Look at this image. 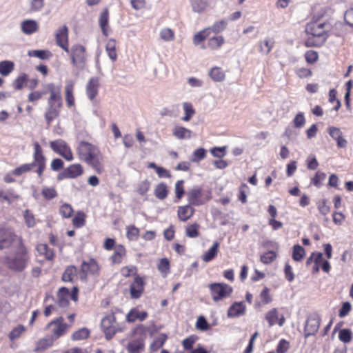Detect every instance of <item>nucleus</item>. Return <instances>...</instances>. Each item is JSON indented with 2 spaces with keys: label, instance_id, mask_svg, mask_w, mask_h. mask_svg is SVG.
<instances>
[{
  "label": "nucleus",
  "instance_id": "15",
  "mask_svg": "<svg viewBox=\"0 0 353 353\" xmlns=\"http://www.w3.org/2000/svg\"><path fill=\"white\" fill-rule=\"evenodd\" d=\"M77 292L78 288L77 287L73 288L72 294H70L68 288L65 287L60 288L57 294L59 305L62 307H66L69 303L70 297L76 301L77 300Z\"/></svg>",
  "mask_w": 353,
  "mask_h": 353
},
{
  "label": "nucleus",
  "instance_id": "45",
  "mask_svg": "<svg viewBox=\"0 0 353 353\" xmlns=\"http://www.w3.org/2000/svg\"><path fill=\"white\" fill-rule=\"evenodd\" d=\"M77 150L80 159L88 163V143L86 141L80 142Z\"/></svg>",
  "mask_w": 353,
  "mask_h": 353
},
{
  "label": "nucleus",
  "instance_id": "60",
  "mask_svg": "<svg viewBox=\"0 0 353 353\" xmlns=\"http://www.w3.org/2000/svg\"><path fill=\"white\" fill-rule=\"evenodd\" d=\"M304 57L308 64H314L319 59V54L315 50H310L305 52Z\"/></svg>",
  "mask_w": 353,
  "mask_h": 353
},
{
  "label": "nucleus",
  "instance_id": "59",
  "mask_svg": "<svg viewBox=\"0 0 353 353\" xmlns=\"http://www.w3.org/2000/svg\"><path fill=\"white\" fill-rule=\"evenodd\" d=\"M88 337V329L86 327H82L77 331H75L72 334V339L73 341H80L83 339H85Z\"/></svg>",
  "mask_w": 353,
  "mask_h": 353
},
{
  "label": "nucleus",
  "instance_id": "26",
  "mask_svg": "<svg viewBox=\"0 0 353 353\" xmlns=\"http://www.w3.org/2000/svg\"><path fill=\"white\" fill-rule=\"evenodd\" d=\"M225 43L224 37L222 35H217L210 37L206 45H203L202 48H209L212 50H216L220 48Z\"/></svg>",
  "mask_w": 353,
  "mask_h": 353
},
{
  "label": "nucleus",
  "instance_id": "9",
  "mask_svg": "<svg viewBox=\"0 0 353 353\" xmlns=\"http://www.w3.org/2000/svg\"><path fill=\"white\" fill-rule=\"evenodd\" d=\"M321 321L320 315L316 312L310 314L307 316L304 327V336L305 338L314 335L318 332Z\"/></svg>",
  "mask_w": 353,
  "mask_h": 353
},
{
  "label": "nucleus",
  "instance_id": "8",
  "mask_svg": "<svg viewBox=\"0 0 353 353\" xmlns=\"http://www.w3.org/2000/svg\"><path fill=\"white\" fill-rule=\"evenodd\" d=\"M145 285V277L137 276L129 285L130 298L132 299H139L143 294Z\"/></svg>",
  "mask_w": 353,
  "mask_h": 353
},
{
  "label": "nucleus",
  "instance_id": "10",
  "mask_svg": "<svg viewBox=\"0 0 353 353\" xmlns=\"http://www.w3.org/2000/svg\"><path fill=\"white\" fill-rule=\"evenodd\" d=\"M47 327L51 330V336L57 340L66 332L70 325L65 323L63 318L60 316L49 323Z\"/></svg>",
  "mask_w": 353,
  "mask_h": 353
},
{
  "label": "nucleus",
  "instance_id": "58",
  "mask_svg": "<svg viewBox=\"0 0 353 353\" xmlns=\"http://www.w3.org/2000/svg\"><path fill=\"white\" fill-rule=\"evenodd\" d=\"M326 174L321 171H317L314 177L311 180V183L316 188H320L322 185L323 181L325 179Z\"/></svg>",
  "mask_w": 353,
  "mask_h": 353
},
{
  "label": "nucleus",
  "instance_id": "43",
  "mask_svg": "<svg viewBox=\"0 0 353 353\" xmlns=\"http://www.w3.org/2000/svg\"><path fill=\"white\" fill-rule=\"evenodd\" d=\"M158 270L163 277H166L170 271V263L167 258H163L157 265Z\"/></svg>",
  "mask_w": 353,
  "mask_h": 353
},
{
  "label": "nucleus",
  "instance_id": "29",
  "mask_svg": "<svg viewBox=\"0 0 353 353\" xmlns=\"http://www.w3.org/2000/svg\"><path fill=\"white\" fill-rule=\"evenodd\" d=\"M213 0H190V5L194 12H204L210 7L211 1Z\"/></svg>",
  "mask_w": 353,
  "mask_h": 353
},
{
  "label": "nucleus",
  "instance_id": "40",
  "mask_svg": "<svg viewBox=\"0 0 353 353\" xmlns=\"http://www.w3.org/2000/svg\"><path fill=\"white\" fill-rule=\"evenodd\" d=\"M209 75L215 82L223 81L225 78V72L220 67L212 68L209 72Z\"/></svg>",
  "mask_w": 353,
  "mask_h": 353
},
{
  "label": "nucleus",
  "instance_id": "63",
  "mask_svg": "<svg viewBox=\"0 0 353 353\" xmlns=\"http://www.w3.org/2000/svg\"><path fill=\"white\" fill-rule=\"evenodd\" d=\"M339 339L341 341L347 343L352 341V334L349 329H342L339 331Z\"/></svg>",
  "mask_w": 353,
  "mask_h": 353
},
{
  "label": "nucleus",
  "instance_id": "56",
  "mask_svg": "<svg viewBox=\"0 0 353 353\" xmlns=\"http://www.w3.org/2000/svg\"><path fill=\"white\" fill-rule=\"evenodd\" d=\"M277 257V254L274 251H268L263 253L261 257L260 261L263 264H270L273 262Z\"/></svg>",
  "mask_w": 353,
  "mask_h": 353
},
{
  "label": "nucleus",
  "instance_id": "61",
  "mask_svg": "<svg viewBox=\"0 0 353 353\" xmlns=\"http://www.w3.org/2000/svg\"><path fill=\"white\" fill-rule=\"evenodd\" d=\"M100 85L99 79H90V99H93L97 94V89Z\"/></svg>",
  "mask_w": 353,
  "mask_h": 353
},
{
  "label": "nucleus",
  "instance_id": "54",
  "mask_svg": "<svg viewBox=\"0 0 353 353\" xmlns=\"http://www.w3.org/2000/svg\"><path fill=\"white\" fill-rule=\"evenodd\" d=\"M296 75L300 79H307L312 76V70L309 68L300 67L295 69Z\"/></svg>",
  "mask_w": 353,
  "mask_h": 353
},
{
  "label": "nucleus",
  "instance_id": "19",
  "mask_svg": "<svg viewBox=\"0 0 353 353\" xmlns=\"http://www.w3.org/2000/svg\"><path fill=\"white\" fill-rule=\"evenodd\" d=\"M329 135L336 141L339 148H345L347 145V141L344 138L341 129L334 126L327 128Z\"/></svg>",
  "mask_w": 353,
  "mask_h": 353
},
{
  "label": "nucleus",
  "instance_id": "41",
  "mask_svg": "<svg viewBox=\"0 0 353 353\" xmlns=\"http://www.w3.org/2000/svg\"><path fill=\"white\" fill-rule=\"evenodd\" d=\"M200 225L197 223L189 224L185 228V235L189 238H196L200 235Z\"/></svg>",
  "mask_w": 353,
  "mask_h": 353
},
{
  "label": "nucleus",
  "instance_id": "2",
  "mask_svg": "<svg viewBox=\"0 0 353 353\" xmlns=\"http://www.w3.org/2000/svg\"><path fill=\"white\" fill-rule=\"evenodd\" d=\"M15 256H6V262L9 268L17 270H22L26 265L28 260L27 251L23 243L16 247L14 250Z\"/></svg>",
  "mask_w": 353,
  "mask_h": 353
},
{
  "label": "nucleus",
  "instance_id": "44",
  "mask_svg": "<svg viewBox=\"0 0 353 353\" xmlns=\"http://www.w3.org/2000/svg\"><path fill=\"white\" fill-rule=\"evenodd\" d=\"M210 34V28H205L198 32L193 37V43L195 46L199 45Z\"/></svg>",
  "mask_w": 353,
  "mask_h": 353
},
{
  "label": "nucleus",
  "instance_id": "6",
  "mask_svg": "<svg viewBox=\"0 0 353 353\" xmlns=\"http://www.w3.org/2000/svg\"><path fill=\"white\" fill-rule=\"evenodd\" d=\"M88 272V263L85 261H83L79 275L77 274V270L75 266L70 265L66 268L63 275L62 280L64 282H72L74 277L79 276L81 280L85 281L87 279Z\"/></svg>",
  "mask_w": 353,
  "mask_h": 353
},
{
  "label": "nucleus",
  "instance_id": "20",
  "mask_svg": "<svg viewBox=\"0 0 353 353\" xmlns=\"http://www.w3.org/2000/svg\"><path fill=\"white\" fill-rule=\"evenodd\" d=\"M127 250L123 245H117L113 254L110 257V261L112 265L121 264L123 259L126 257Z\"/></svg>",
  "mask_w": 353,
  "mask_h": 353
},
{
  "label": "nucleus",
  "instance_id": "11",
  "mask_svg": "<svg viewBox=\"0 0 353 353\" xmlns=\"http://www.w3.org/2000/svg\"><path fill=\"white\" fill-rule=\"evenodd\" d=\"M71 57L73 65L77 69H83L85 65V48L79 45L73 46Z\"/></svg>",
  "mask_w": 353,
  "mask_h": 353
},
{
  "label": "nucleus",
  "instance_id": "5",
  "mask_svg": "<svg viewBox=\"0 0 353 353\" xmlns=\"http://www.w3.org/2000/svg\"><path fill=\"white\" fill-rule=\"evenodd\" d=\"M189 203L194 206L202 205L212 198L211 192H205L201 187H194L187 194Z\"/></svg>",
  "mask_w": 353,
  "mask_h": 353
},
{
  "label": "nucleus",
  "instance_id": "7",
  "mask_svg": "<svg viewBox=\"0 0 353 353\" xmlns=\"http://www.w3.org/2000/svg\"><path fill=\"white\" fill-rule=\"evenodd\" d=\"M115 323L116 317L113 313L106 315L101 320V330L107 340L112 339L117 332H122L121 328L114 325Z\"/></svg>",
  "mask_w": 353,
  "mask_h": 353
},
{
  "label": "nucleus",
  "instance_id": "12",
  "mask_svg": "<svg viewBox=\"0 0 353 353\" xmlns=\"http://www.w3.org/2000/svg\"><path fill=\"white\" fill-rule=\"evenodd\" d=\"M52 150L59 155L62 156L67 161H71L73 159L70 147L63 140L59 139L52 141L50 143Z\"/></svg>",
  "mask_w": 353,
  "mask_h": 353
},
{
  "label": "nucleus",
  "instance_id": "50",
  "mask_svg": "<svg viewBox=\"0 0 353 353\" xmlns=\"http://www.w3.org/2000/svg\"><path fill=\"white\" fill-rule=\"evenodd\" d=\"M140 231L134 225H129L126 228V236L130 241H137L139 236Z\"/></svg>",
  "mask_w": 353,
  "mask_h": 353
},
{
  "label": "nucleus",
  "instance_id": "32",
  "mask_svg": "<svg viewBox=\"0 0 353 353\" xmlns=\"http://www.w3.org/2000/svg\"><path fill=\"white\" fill-rule=\"evenodd\" d=\"M219 246L220 243L215 241L208 251L203 254L202 260L206 263L212 261L218 254Z\"/></svg>",
  "mask_w": 353,
  "mask_h": 353
},
{
  "label": "nucleus",
  "instance_id": "17",
  "mask_svg": "<svg viewBox=\"0 0 353 353\" xmlns=\"http://www.w3.org/2000/svg\"><path fill=\"white\" fill-rule=\"evenodd\" d=\"M57 44L69 53L68 49V29L66 26H63L58 28L56 32Z\"/></svg>",
  "mask_w": 353,
  "mask_h": 353
},
{
  "label": "nucleus",
  "instance_id": "35",
  "mask_svg": "<svg viewBox=\"0 0 353 353\" xmlns=\"http://www.w3.org/2000/svg\"><path fill=\"white\" fill-rule=\"evenodd\" d=\"M119 273L124 278H129L131 276H133L134 278L137 276H139V274H138L137 267L133 265L123 266L121 268Z\"/></svg>",
  "mask_w": 353,
  "mask_h": 353
},
{
  "label": "nucleus",
  "instance_id": "49",
  "mask_svg": "<svg viewBox=\"0 0 353 353\" xmlns=\"http://www.w3.org/2000/svg\"><path fill=\"white\" fill-rule=\"evenodd\" d=\"M183 106L185 112V116L182 118V120L184 121H189L195 114V110L194 109L192 104L189 102L183 103Z\"/></svg>",
  "mask_w": 353,
  "mask_h": 353
},
{
  "label": "nucleus",
  "instance_id": "1",
  "mask_svg": "<svg viewBox=\"0 0 353 353\" xmlns=\"http://www.w3.org/2000/svg\"><path fill=\"white\" fill-rule=\"evenodd\" d=\"M330 29L328 23L321 20L308 22L305 28V33L307 37L304 41V46L307 48L321 47L327 40Z\"/></svg>",
  "mask_w": 353,
  "mask_h": 353
},
{
  "label": "nucleus",
  "instance_id": "18",
  "mask_svg": "<svg viewBox=\"0 0 353 353\" xmlns=\"http://www.w3.org/2000/svg\"><path fill=\"white\" fill-rule=\"evenodd\" d=\"M272 301V296L270 293V289L264 286L259 296L254 302V307L260 309L262 306L270 304Z\"/></svg>",
  "mask_w": 353,
  "mask_h": 353
},
{
  "label": "nucleus",
  "instance_id": "53",
  "mask_svg": "<svg viewBox=\"0 0 353 353\" xmlns=\"http://www.w3.org/2000/svg\"><path fill=\"white\" fill-rule=\"evenodd\" d=\"M28 55L30 57H34L39 58L41 59H48L52 56V54L48 50H36L29 51Z\"/></svg>",
  "mask_w": 353,
  "mask_h": 353
},
{
  "label": "nucleus",
  "instance_id": "14",
  "mask_svg": "<svg viewBox=\"0 0 353 353\" xmlns=\"http://www.w3.org/2000/svg\"><path fill=\"white\" fill-rule=\"evenodd\" d=\"M34 150L33 163H35V166L38 167L36 172L39 176L41 177L46 168V157L43 154L42 149L38 142L34 143Z\"/></svg>",
  "mask_w": 353,
  "mask_h": 353
},
{
  "label": "nucleus",
  "instance_id": "57",
  "mask_svg": "<svg viewBox=\"0 0 353 353\" xmlns=\"http://www.w3.org/2000/svg\"><path fill=\"white\" fill-rule=\"evenodd\" d=\"M90 164L92 165L94 170L98 172L101 173L103 170V167L97 158L93 155L92 152V145L90 144Z\"/></svg>",
  "mask_w": 353,
  "mask_h": 353
},
{
  "label": "nucleus",
  "instance_id": "36",
  "mask_svg": "<svg viewBox=\"0 0 353 353\" xmlns=\"http://www.w3.org/2000/svg\"><path fill=\"white\" fill-rule=\"evenodd\" d=\"M168 336L165 334L161 333L158 336L154 338L153 341L150 345V349L152 352H157L163 346L167 341Z\"/></svg>",
  "mask_w": 353,
  "mask_h": 353
},
{
  "label": "nucleus",
  "instance_id": "28",
  "mask_svg": "<svg viewBox=\"0 0 353 353\" xmlns=\"http://www.w3.org/2000/svg\"><path fill=\"white\" fill-rule=\"evenodd\" d=\"M148 317V312L145 311L140 312L137 308H132L126 315V321L128 323H134L137 319L143 321Z\"/></svg>",
  "mask_w": 353,
  "mask_h": 353
},
{
  "label": "nucleus",
  "instance_id": "39",
  "mask_svg": "<svg viewBox=\"0 0 353 353\" xmlns=\"http://www.w3.org/2000/svg\"><path fill=\"white\" fill-rule=\"evenodd\" d=\"M55 339L52 336H48L41 339L37 343L36 350L37 351H43L53 345Z\"/></svg>",
  "mask_w": 353,
  "mask_h": 353
},
{
  "label": "nucleus",
  "instance_id": "42",
  "mask_svg": "<svg viewBox=\"0 0 353 353\" xmlns=\"http://www.w3.org/2000/svg\"><path fill=\"white\" fill-rule=\"evenodd\" d=\"M305 256V249L299 244L294 245L292 248V257L294 261H301Z\"/></svg>",
  "mask_w": 353,
  "mask_h": 353
},
{
  "label": "nucleus",
  "instance_id": "38",
  "mask_svg": "<svg viewBox=\"0 0 353 353\" xmlns=\"http://www.w3.org/2000/svg\"><path fill=\"white\" fill-rule=\"evenodd\" d=\"M116 47L117 41L114 39H109L105 46V50L108 55L112 61H115L117 59Z\"/></svg>",
  "mask_w": 353,
  "mask_h": 353
},
{
  "label": "nucleus",
  "instance_id": "4",
  "mask_svg": "<svg viewBox=\"0 0 353 353\" xmlns=\"http://www.w3.org/2000/svg\"><path fill=\"white\" fill-rule=\"evenodd\" d=\"M212 300L218 302L231 296L233 288L225 283H212L208 285Z\"/></svg>",
  "mask_w": 353,
  "mask_h": 353
},
{
  "label": "nucleus",
  "instance_id": "46",
  "mask_svg": "<svg viewBox=\"0 0 353 353\" xmlns=\"http://www.w3.org/2000/svg\"><path fill=\"white\" fill-rule=\"evenodd\" d=\"M37 250L40 254L44 255L48 260H52L54 258V252L46 243L38 245Z\"/></svg>",
  "mask_w": 353,
  "mask_h": 353
},
{
  "label": "nucleus",
  "instance_id": "30",
  "mask_svg": "<svg viewBox=\"0 0 353 353\" xmlns=\"http://www.w3.org/2000/svg\"><path fill=\"white\" fill-rule=\"evenodd\" d=\"M275 44V41L273 38H265L259 42V51L262 54H268Z\"/></svg>",
  "mask_w": 353,
  "mask_h": 353
},
{
  "label": "nucleus",
  "instance_id": "22",
  "mask_svg": "<svg viewBox=\"0 0 353 353\" xmlns=\"http://www.w3.org/2000/svg\"><path fill=\"white\" fill-rule=\"evenodd\" d=\"M144 349L145 339L142 336L130 341L126 346L128 353H141Z\"/></svg>",
  "mask_w": 353,
  "mask_h": 353
},
{
  "label": "nucleus",
  "instance_id": "21",
  "mask_svg": "<svg viewBox=\"0 0 353 353\" xmlns=\"http://www.w3.org/2000/svg\"><path fill=\"white\" fill-rule=\"evenodd\" d=\"M246 306L243 301L234 302L228 310L227 315L229 318H236L245 314Z\"/></svg>",
  "mask_w": 353,
  "mask_h": 353
},
{
  "label": "nucleus",
  "instance_id": "64",
  "mask_svg": "<svg viewBox=\"0 0 353 353\" xmlns=\"http://www.w3.org/2000/svg\"><path fill=\"white\" fill-rule=\"evenodd\" d=\"M160 37L165 41H171L174 39V32L172 29L165 28L161 30Z\"/></svg>",
  "mask_w": 353,
  "mask_h": 353
},
{
  "label": "nucleus",
  "instance_id": "51",
  "mask_svg": "<svg viewBox=\"0 0 353 353\" xmlns=\"http://www.w3.org/2000/svg\"><path fill=\"white\" fill-rule=\"evenodd\" d=\"M41 194L46 200H51L57 196V192L53 187L44 186L41 190Z\"/></svg>",
  "mask_w": 353,
  "mask_h": 353
},
{
  "label": "nucleus",
  "instance_id": "62",
  "mask_svg": "<svg viewBox=\"0 0 353 353\" xmlns=\"http://www.w3.org/2000/svg\"><path fill=\"white\" fill-rule=\"evenodd\" d=\"M85 214L78 212L72 219V223L74 226L76 228H80L83 226L85 223Z\"/></svg>",
  "mask_w": 353,
  "mask_h": 353
},
{
  "label": "nucleus",
  "instance_id": "52",
  "mask_svg": "<svg viewBox=\"0 0 353 353\" xmlns=\"http://www.w3.org/2000/svg\"><path fill=\"white\" fill-rule=\"evenodd\" d=\"M184 183L185 181L181 179L178 180L175 183L174 192L176 201H180L185 194Z\"/></svg>",
  "mask_w": 353,
  "mask_h": 353
},
{
  "label": "nucleus",
  "instance_id": "16",
  "mask_svg": "<svg viewBox=\"0 0 353 353\" xmlns=\"http://www.w3.org/2000/svg\"><path fill=\"white\" fill-rule=\"evenodd\" d=\"M265 319L268 323L269 327H272L276 324L283 326L285 323V319L283 314L279 315L276 308H272L268 310L265 315Z\"/></svg>",
  "mask_w": 353,
  "mask_h": 353
},
{
  "label": "nucleus",
  "instance_id": "34",
  "mask_svg": "<svg viewBox=\"0 0 353 353\" xmlns=\"http://www.w3.org/2000/svg\"><path fill=\"white\" fill-rule=\"evenodd\" d=\"M74 82L69 81L65 88V101L68 107H72L74 104V98L73 96Z\"/></svg>",
  "mask_w": 353,
  "mask_h": 353
},
{
  "label": "nucleus",
  "instance_id": "33",
  "mask_svg": "<svg viewBox=\"0 0 353 353\" xmlns=\"http://www.w3.org/2000/svg\"><path fill=\"white\" fill-rule=\"evenodd\" d=\"M168 185L163 182L157 184L154 190V196L160 200H164L168 196Z\"/></svg>",
  "mask_w": 353,
  "mask_h": 353
},
{
  "label": "nucleus",
  "instance_id": "13",
  "mask_svg": "<svg viewBox=\"0 0 353 353\" xmlns=\"http://www.w3.org/2000/svg\"><path fill=\"white\" fill-rule=\"evenodd\" d=\"M61 105L62 99H59V101L57 99L48 100V108L45 113V119L48 125L59 116Z\"/></svg>",
  "mask_w": 353,
  "mask_h": 353
},
{
  "label": "nucleus",
  "instance_id": "31",
  "mask_svg": "<svg viewBox=\"0 0 353 353\" xmlns=\"http://www.w3.org/2000/svg\"><path fill=\"white\" fill-rule=\"evenodd\" d=\"M313 256H314V263L321 267V270L325 273H329L331 270V265L327 260H323V254L319 252H314Z\"/></svg>",
  "mask_w": 353,
  "mask_h": 353
},
{
  "label": "nucleus",
  "instance_id": "3",
  "mask_svg": "<svg viewBox=\"0 0 353 353\" xmlns=\"http://www.w3.org/2000/svg\"><path fill=\"white\" fill-rule=\"evenodd\" d=\"M21 243H23L21 238L15 234L12 230L0 228V250L6 248L14 250Z\"/></svg>",
  "mask_w": 353,
  "mask_h": 353
},
{
  "label": "nucleus",
  "instance_id": "37",
  "mask_svg": "<svg viewBox=\"0 0 353 353\" xmlns=\"http://www.w3.org/2000/svg\"><path fill=\"white\" fill-rule=\"evenodd\" d=\"M192 131L183 126H175L173 129V135L179 139H190L192 137Z\"/></svg>",
  "mask_w": 353,
  "mask_h": 353
},
{
  "label": "nucleus",
  "instance_id": "24",
  "mask_svg": "<svg viewBox=\"0 0 353 353\" xmlns=\"http://www.w3.org/2000/svg\"><path fill=\"white\" fill-rule=\"evenodd\" d=\"M99 24L101 29L102 33L105 37L109 35V10L107 8H104L101 12L99 18Z\"/></svg>",
  "mask_w": 353,
  "mask_h": 353
},
{
  "label": "nucleus",
  "instance_id": "48",
  "mask_svg": "<svg viewBox=\"0 0 353 353\" xmlns=\"http://www.w3.org/2000/svg\"><path fill=\"white\" fill-rule=\"evenodd\" d=\"M47 90L50 93V96L48 99L54 100L57 99L59 101V99H62L61 95V87L59 86L55 88L54 83H49L47 85Z\"/></svg>",
  "mask_w": 353,
  "mask_h": 353
},
{
  "label": "nucleus",
  "instance_id": "47",
  "mask_svg": "<svg viewBox=\"0 0 353 353\" xmlns=\"http://www.w3.org/2000/svg\"><path fill=\"white\" fill-rule=\"evenodd\" d=\"M14 63L10 61H2L0 62V74L8 76L14 70Z\"/></svg>",
  "mask_w": 353,
  "mask_h": 353
},
{
  "label": "nucleus",
  "instance_id": "55",
  "mask_svg": "<svg viewBox=\"0 0 353 353\" xmlns=\"http://www.w3.org/2000/svg\"><path fill=\"white\" fill-rule=\"evenodd\" d=\"M34 167H35V163L23 164L15 168L12 171V174L14 175L20 176L25 172L30 171Z\"/></svg>",
  "mask_w": 353,
  "mask_h": 353
},
{
  "label": "nucleus",
  "instance_id": "27",
  "mask_svg": "<svg viewBox=\"0 0 353 353\" xmlns=\"http://www.w3.org/2000/svg\"><path fill=\"white\" fill-rule=\"evenodd\" d=\"M21 31L26 34H32L39 30L38 23L32 19H26L21 23Z\"/></svg>",
  "mask_w": 353,
  "mask_h": 353
},
{
  "label": "nucleus",
  "instance_id": "23",
  "mask_svg": "<svg viewBox=\"0 0 353 353\" xmlns=\"http://www.w3.org/2000/svg\"><path fill=\"white\" fill-rule=\"evenodd\" d=\"M195 212L194 208L190 203L178 207L177 216L178 219L183 222L188 221L193 216Z\"/></svg>",
  "mask_w": 353,
  "mask_h": 353
},
{
  "label": "nucleus",
  "instance_id": "25",
  "mask_svg": "<svg viewBox=\"0 0 353 353\" xmlns=\"http://www.w3.org/2000/svg\"><path fill=\"white\" fill-rule=\"evenodd\" d=\"M82 173V168L79 164H74L70 165L63 172L59 175V179H61L63 178H75Z\"/></svg>",
  "mask_w": 353,
  "mask_h": 353
}]
</instances>
